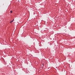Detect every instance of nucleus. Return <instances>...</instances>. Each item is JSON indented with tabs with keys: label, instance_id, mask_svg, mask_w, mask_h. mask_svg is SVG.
<instances>
[{
	"label": "nucleus",
	"instance_id": "f03ea898",
	"mask_svg": "<svg viewBox=\"0 0 75 75\" xmlns=\"http://www.w3.org/2000/svg\"><path fill=\"white\" fill-rule=\"evenodd\" d=\"M10 13H13V11H11Z\"/></svg>",
	"mask_w": 75,
	"mask_h": 75
},
{
	"label": "nucleus",
	"instance_id": "f257e3e1",
	"mask_svg": "<svg viewBox=\"0 0 75 75\" xmlns=\"http://www.w3.org/2000/svg\"><path fill=\"white\" fill-rule=\"evenodd\" d=\"M13 21H14V19H13L12 21H11L10 22V23H13Z\"/></svg>",
	"mask_w": 75,
	"mask_h": 75
}]
</instances>
